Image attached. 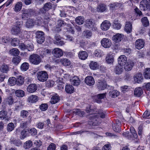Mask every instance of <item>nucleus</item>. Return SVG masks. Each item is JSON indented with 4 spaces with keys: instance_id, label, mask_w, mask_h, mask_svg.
Returning a JSON list of instances; mask_svg holds the SVG:
<instances>
[{
    "instance_id": "nucleus-5",
    "label": "nucleus",
    "mask_w": 150,
    "mask_h": 150,
    "mask_svg": "<svg viewBox=\"0 0 150 150\" xmlns=\"http://www.w3.org/2000/svg\"><path fill=\"white\" fill-rule=\"evenodd\" d=\"M44 36V33L42 31H38L36 32L35 37L38 43L41 44L45 40Z\"/></svg>"
},
{
    "instance_id": "nucleus-55",
    "label": "nucleus",
    "mask_w": 150,
    "mask_h": 150,
    "mask_svg": "<svg viewBox=\"0 0 150 150\" xmlns=\"http://www.w3.org/2000/svg\"><path fill=\"white\" fill-rule=\"evenodd\" d=\"M30 121H26L25 122H22L20 123V127L23 129L27 127V126L30 123Z\"/></svg>"
},
{
    "instance_id": "nucleus-61",
    "label": "nucleus",
    "mask_w": 150,
    "mask_h": 150,
    "mask_svg": "<svg viewBox=\"0 0 150 150\" xmlns=\"http://www.w3.org/2000/svg\"><path fill=\"white\" fill-rule=\"evenodd\" d=\"M67 24L65 23L64 21L62 20H59L57 22V25L59 27L66 25Z\"/></svg>"
},
{
    "instance_id": "nucleus-10",
    "label": "nucleus",
    "mask_w": 150,
    "mask_h": 150,
    "mask_svg": "<svg viewBox=\"0 0 150 150\" xmlns=\"http://www.w3.org/2000/svg\"><path fill=\"white\" fill-rule=\"evenodd\" d=\"M96 86L98 89L100 91L104 90L106 88H108L110 87V86L107 85L105 82L101 81L97 83Z\"/></svg>"
},
{
    "instance_id": "nucleus-36",
    "label": "nucleus",
    "mask_w": 150,
    "mask_h": 150,
    "mask_svg": "<svg viewBox=\"0 0 150 150\" xmlns=\"http://www.w3.org/2000/svg\"><path fill=\"white\" fill-rule=\"evenodd\" d=\"M22 6L23 4L22 2H18L15 6L14 8L15 11L16 12H18L20 11L21 9Z\"/></svg>"
},
{
    "instance_id": "nucleus-12",
    "label": "nucleus",
    "mask_w": 150,
    "mask_h": 150,
    "mask_svg": "<svg viewBox=\"0 0 150 150\" xmlns=\"http://www.w3.org/2000/svg\"><path fill=\"white\" fill-rule=\"evenodd\" d=\"M127 57L124 55H121L118 59V62L119 65H124L127 62Z\"/></svg>"
},
{
    "instance_id": "nucleus-52",
    "label": "nucleus",
    "mask_w": 150,
    "mask_h": 150,
    "mask_svg": "<svg viewBox=\"0 0 150 150\" xmlns=\"http://www.w3.org/2000/svg\"><path fill=\"white\" fill-rule=\"evenodd\" d=\"M14 128V125L12 122L8 123L7 127V129L8 132L12 131Z\"/></svg>"
},
{
    "instance_id": "nucleus-22",
    "label": "nucleus",
    "mask_w": 150,
    "mask_h": 150,
    "mask_svg": "<svg viewBox=\"0 0 150 150\" xmlns=\"http://www.w3.org/2000/svg\"><path fill=\"white\" fill-rule=\"evenodd\" d=\"M111 53V52H110L109 54H107L106 58L107 62L110 64H112L114 61V57Z\"/></svg>"
},
{
    "instance_id": "nucleus-30",
    "label": "nucleus",
    "mask_w": 150,
    "mask_h": 150,
    "mask_svg": "<svg viewBox=\"0 0 150 150\" xmlns=\"http://www.w3.org/2000/svg\"><path fill=\"white\" fill-rule=\"evenodd\" d=\"M35 25L34 20L32 19L28 20L25 23V26L28 28H32Z\"/></svg>"
},
{
    "instance_id": "nucleus-2",
    "label": "nucleus",
    "mask_w": 150,
    "mask_h": 150,
    "mask_svg": "<svg viewBox=\"0 0 150 150\" xmlns=\"http://www.w3.org/2000/svg\"><path fill=\"white\" fill-rule=\"evenodd\" d=\"M30 62L35 65L39 64L42 61L40 56L36 54H33L30 55L29 57Z\"/></svg>"
},
{
    "instance_id": "nucleus-54",
    "label": "nucleus",
    "mask_w": 150,
    "mask_h": 150,
    "mask_svg": "<svg viewBox=\"0 0 150 150\" xmlns=\"http://www.w3.org/2000/svg\"><path fill=\"white\" fill-rule=\"evenodd\" d=\"M83 133H86L87 134H90L91 132L86 130H81L76 132H74L71 133V135H76L77 134H81Z\"/></svg>"
},
{
    "instance_id": "nucleus-63",
    "label": "nucleus",
    "mask_w": 150,
    "mask_h": 150,
    "mask_svg": "<svg viewBox=\"0 0 150 150\" xmlns=\"http://www.w3.org/2000/svg\"><path fill=\"white\" fill-rule=\"evenodd\" d=\"M34 46L33 44L31 42L28 43L26 45V49L29 51H31L33 50Z\"/></svg>"
},
{
    "instance_id": "nucleus-32",
    "label": "nucleus",
    "mask_w": 150,
    "mask_h": 150,
    "mask_svg": "<svg viewBox=\"0 0 150 150\" xmlns=\"http://www.w3.org/2000/svg\"><path fill=\"white\" fill-rule=\"evenodd\" d=\"M89 66L90 68L92 70H96L98 68L99 64L96 62H91Z\"/></svg>"
},
{
    "instance_id": "nucleus-57",
    "label": "nucleus",
    "mask_w": 150,
    "mask_h": 150,
    "mask_svg": "<svg viewBox=\"0 0 150 150\" xmlns=\"http://www.w3.org/2000/svg\"><path fill=\"white\" fill-rule=\"evenodd\" d=\"M52 7V4L50 2L47 3L45 4L43 6L45 10L48 11L51 9Z\"/></svg>"
},
{
    "instance_id": "nucleus-27",
    "label": "nucleus",
    "mask_w": 150,
    "mask_h": 150,
    "mask_svg": "<svg viewBox=\"0 0 150 150\" xmlns=\"http://www.w3.org/2000/svg\"><path fill=\"white\" fill-rule=\"evenodd\" d=\"M114 71L116 74L119 75L122 73L123 69L122 66L120 65L116 66L114 69Z\"/></svg>"
},
{
    "instance_id": "nucleus-16",
    "label": "nucleus",
    "mask_w": 150,
    "mask_h": 150,
    "mask_svg": "<svg viewBox=\"0 0 150 150\" xmlns=\"http://www.w3.org/2000/svg\"><path fill=\"white\" fill-rule=\"evenodd\" d=\"M37 89V85L35 83H32L28 86L27 88V91L31 93L35 92Z\"/></svg>"
},
{
    "instance_id": "nucleus-28",
    "label": "nucleus",
    "mask_w": 150,
    "mask_h": 150,
    "mask_svg": "<svg viewBox=\"0 0 150 150\" xmlns=\"http://www.w3.org/2000/svg\"><path fill=\"white\" fill-rule=\"evenodd\" d=\"M0 70L3 73H7L9 70V65L5 64H2Z\"/></svg>"
},
{
    "instance_id": "nucleus-35",
    "label": "nucleus",
    "mask_w": 150,
    "mask_h": 150,
    "mask_svg": "<svg viewBox=\"0 0 150 150\" xmlns=\"http://www.w3.org/2000/svg\"><path fill=\"white\" fill-rule=\"evenodd\" d=\"M143 93V90L141 88H136L134 91V95L137 96H140Z\"/></svg>"
},
{
    "instance_id": "nucleus-56",
    "label": "nucleus",
    "mask_w": 150,
    "mask_h": 150,
    "mask_svg": "<svg viewBox=\"0 0 150 150\" xmlns=\"http://www.w3.org/2000/svg\"><path fill=\"white\" fill-rule=\"evenodd\" d=\"M74 113L80 117H82L85 114V112L80 109H77L74 111Z\"/></svg>"
},
{
    "instance_id": "nucleus-62",
    "label": "nucleus",
    "mask_w": 150,
    "mask_h": 150,
    "mask_svg": "<svg viewBox=\"0 0 150 150\" xmlns=\"http://www.w3.org/2000/svg\"><path fill=\"white\" fill-rule=\"evenodd\" d=\"M21 61V59L18 57H16L13 58V62L16 65L18 64Z\"/></svg>"
},
{
    "instance_id": "nucleus-31",
    "label": "nucleus",
    "mask_w": 150,
    "mask_h": 150,
    "mask_svg": "<svg viewBox=\"0 0 150 150\" xmlns=\"http://www.w3.org/2000/svg\"><path fill=\"white\" fill-rule=\"evenodd\" d=\"M24 79L23 76H17L16 79L17 85L19 86L22 85L24 83Z\"/></svg>"
},
{
    "instance_id": "nucleus-44",
    "label": "nucleus",
    "mask_w": 150,
    "mask_h": 150,
    "mask_svg": "<svg viewBox=\"0 0 150 150\" xmlns=\"http://www.w3.org/2000/svg\"><path fill=\"white\" fill-rule=\"evenodd\" d=\"M29 67V65L27 62H24L21 65L20 68L22 71H26L27 70Z\"/></svg>"
},
{
    "instance_id": "nucleus-14",
    "label": "nucleus",
    "mask_w": 150,
    "mask_h": 150,
    "mask_svg": "<svg viewBox=\"0 0 150 150\" xmlns=\"http://www.w3.org/2000/svg\"><path fill=\"white\" fill-rule=\"evenodd\" d=\"M111 24L109 21L107 20L104 21L101 25V28L103 30H107L110 27Z\"/></svg>"
},
{
    "instance_id": "nucleus-51",
    "label": "nucleus",
    "mask_w": 150,
    "mask_h": 150,
    "mask_svg": "<svg viewBox=\"0 0 150 150\" xmlns=\"http://www.w3.org/2000/svg\"><path fill=\"white\" fill-rule=\"evenodd\" d=\"M20 42L19 39L16 38H14L12 39L11 42V45L14 46L18 45Z\"/></svg>"
},
{
    "instance_id": "nucleus-24",
    "label": "nucleus",
    "mask_w": 150,
    "mask_h": 150,
    "mask_svg": "<svg viewBox=\"0 0 150 150\" xmlns=\"http://www.w3.org/2000/svg\"><path fill=\"white\" fill-rule=\"evenodd\" d=\"M132 23L130 22H126L125 30L127 33H130L131 32L132 29Z\"/></svg>"
},
{
    "instance_id": "nucleus-29",
    "label": "nucleus",
    "mask_w": 150,
    "mask_h": 150,
    "mask_svg": "<svg viewBox=\"0 0 150 150\" xmlns=\"http://www.w3.org/2000/svg\"><path fill=\"white\" fill-rule=\"evenodd\" d=\"M106 9V6L104 4H99L97 8V11L99 12H103Z\"/></svg>"
},
{
    "instance_id": "nucleus-19",
    "label": "nucleus",
    "mask_w": 150,
    "mask_h": 150,
    "mask_svg": "<svg viewBox=\"0 0 150 150\" xmlns=\"http://www.w3.org/2000/svg\"><path fill=\"white\" fill-rule=\"evenodd\" d=\"M70 81L72 84L75 86L79 85L81 83L80 80L77 76H74L70 79Z\"/></svg>"
},
{
    "instance_id": "nucleus-1",
    "label": "nucleus",
    "mask_w": 150,
    "mask_h": 150,
    "mask_svg": "<svg viewBox=\"0 0 150 150\" xmlns=\"http://www.w3.org/2000/svg\"><path fill=\"white\" fill-rule=\"evenodd\" d=\"M23 25L22 21H18L13 25L12 28L11 32L13 35H18L22 33L21 28Z\"/></svg>"
},
{
    "instance_id": "nucleus-18",
    "label": "nucleus",
    "mask_w": 150,
    "mask_h": 150,
    "mask_svg": "<svg viewBox=\"0 0 150 150\" xmlns=\"http://www.w3.org/2000/svg\"><path fill=\"white\" fill-rule=\"evenodd\" d=\"M78 57L80 59L85 60L88 57V54L86 51H80L79 53Z\"/></svg>"
},
{
    "instance_id": "nucleus-43",
    "label": "nucleus",
    "mask_w": 150,
    "mask_h": 150,
    "mask_svg": "<svg viewBox=\"0 0 150 150\" xmlns=\"http://www.w3.org/2000/svg\"><path fill=\"white\" fill-rule=\"evenodd\" d=\"M7 112L6 111L2 110L0 112V118L3 120L5 118H7Z\"/></svg>"
},
{
    "instance_id": "nucleus-48",
    "label": "nucleus",
    "mask_w": 150,
    "mask_h": 150,
    "mask_svg": "<svg viewBox=\"0 0 150 150\" xmlns=\"http://www.w3.org/2000/svg\"><path fill=\"white\" fill-rule=\"evenodd\" d=\"M119 5V4L117 2H115L110 4V9L113 11L117 9Z\"/></svg>"
},
{
    "instance_id": "nucleus-21",
    "label": "nucleus",
    "mask_w": 150,
    "mask_h": 150,
    "mask_svg": "<svg viewBox=\"0 0 150 150\" xmlns=\"http://www.w3.org/2000/svg\"><path fill=\"white\" fill-rule=\"evenodd\" d=\"M134 79L135 81L138 83L142 82L143 80L142 74L140 73H137L134 76Z\"/></svg>"
},
{
    "instance_id": "nucleus-39",
    "label": "nucleus",
    "mask_w": 150,
    "mask_h": 150,
    "mask_svg": "<svg viewBox=\"0 0 150 150\" xmlns=\"http://www.w3.org/2000/svg\"><path fill=\"white\" fill-rule=\"evenodd\" d=\"M24 92L22 90H18L15 92L16 96L18 97H22L25 95Z\"/></svg>"
},
{
    "instance_id": "nucleus-6",
    "label": "nucleus",
    "mask_w": 150,
    "mask_h": 150,
    "mask_svg": "<svg viewBox=\"0 0 150 150\" xmlns=\"http://www.w3.org/2000/svg\"><path fill=\"white\" fill-rule=\"evenodd\" d=\"M86 26L89 29H91L93 31L97 30V28L92 19H88L86 21Z\"/></svg>"
},
{
    "instance_id": "nucleus-37",
    "label": "nucleus",
    "mask_w": 150,
    "mask_h": 150,
    "mask_svg": "<svg viewBox=\"0 0 150 150\" xmlns=\"http://www.w3.org/2000/svg\"><path fill=\"white\" fill-rule=\"evenodd\" d=\"M83 36L86 38H90L92 35L91 32L89 30H86L83 33Z\"/></svg>"
},
{
    "instance_id": "nucleus-34",
    "label": "nucleus",
    "mask_w": 150,
    "mask_h": 150,
    "mask_svg": "<svg viewBox=\"0 0 150 150\" xmlns=\"http://www.w3.org/2000/svg\"><path fill=\"white\" fill-rule=\"evenodd\" d=\"M76 23L79 25L83 24L84 22V18L83 17L79 16L77 17L75 19Z\"/></svg>"
},
{
    "instance_id": "nucleus-59",
    "label": "nucleus",
    "mask_w": 150,
    "mask_h": 150,
    "mask_svg": "<svg viewBox=\"0 0 150 150\" xmlns=\"http://www.w3.org/2000/svg\"><path fill=\"white\" fill-rule=\"evenodd\" d=\"M48 105L46 103H43L41 104L39 108L42 111H45L48 108Z\"/></svg>"
},
{
    "instance_id": "nucleus-17",
    "label": "nucleus",
    "mask_w": 150,
    "mask_h": 150,
    "mask_svg": "<svg viewBox=\"0 0 150 150\" xmlns=\"http://www.w3.org/2000/svg\"><path fill=\"white\" fill-rule=\"evenodd\" d=\"M133 62L131 61H128L127 63L124 65V69L126 71H130L134 66Z\"/></svg>"
},
{
    "instance_id": "nucleus-15",
    "label": "nucleus",
    "mask_w": 150,
    "mask_h": 150,
    "mask_svg": "<svg viewBox=\"0 0 150 150\" xmlns=\"http://www.w3.org/2000/svg\"><path fill=\"white\" fill-rule=\"evenodd\" d=\"M123 34L117 33L113 36L112 40L116 42H119L123 39Z\"/></svg>"
},
{
    "instance_id": "nucleus-4",
    "label": "nucleus",
    "mask_w": 150,
    "mask_h": 150,
    "mask_svg": "<svg viewBox=\"0 0 150 150\" xmlns=\"http://www.w3.org/2000/svg\"><path fill=\"white\" fill-rule=\"evenodd\" d=\"M22 12L21 18L24 20H26L30 17L34 13L33 10L31 9H23Z\"/></svg>"
},
{
    "instance_id": "nucleus-26",
    "label": "nucleus",
    "mask_w": 150,
    "mask_h": 150,
    "mask_svg": "<svg viewBox=\"0 0 150 150\" xmlns=\"http://www.w3.org/2000/svg\"><path fill=\"white\" fill-rule=\"evenodd\" d=\"M51 50L50 49H44L41 52L40 55L42 58H43L45 56H46L51 54Z\"/></svg>"
},
{
    "instance_id": "nucleus-41",
    "label": "nucleus",
    "mask_w": 150,
    "mask_h": 150,
    "mask_svg": "<svg viewBox=\"0 0 150 150\" xmlns=\"http://www.w3.org/2000/svg\"><path fill=\"white\" fill-rule=\"evenodd\" d=\"M9 52L11 54L16 56L19 54L20 52L18 49L13 48L10 50Z\"/></svg>"
},
{
    "instance_id": "nucleus-11",
    "label": "nucleus",
    "mask_w": 150,
    "mask_h": 150,
    "mask_svg": "<svg viewBox=\"0 0 150 150\" xmlns=\"http://www.w3.org/2000/svg\"><path fill=\"white\" fill-rule=\"evenodd\" d=\"M144 40L141 39H138L135 42V47L139 50L141 49L144 46Z\"/></svg>"
},
{
    "instance_id": "nucleus-38",
    "label": "nucleus",
    "mask_w": 150,
    "mask_h": 150,
    "mask_svg": "<svg viewBox=\"0 0 150 150\" xmlns=\"http://www.w3.org/2000/svg\"><path fill=\"white\" fill-rule=\"evenodd\" d=\"M119 94V92L116 90H114L109 92V96L112 98H115Z\"/></svg>"
},
{
    "instance_id": "nucleus-8",
    "label": "nucleus",
    "mask_w": 150,
    "mask_h": 150,
    "mask_svg": "<svg viewBox=\"0 0 150 150\" xmlns=\"http://www.w3.org/2000/svg\"><path fill=\"white\" fill-rule=\"evenodd\" d=\"M140 8L141 10L143 11L150 9L148 1L147 0H143L141 1L140 2Z\"/></svg>"
},
{
    "instance_id": "nucleus-60",
    "label": "nucleus",
    "mask_w": 150,
    "mask_h": 150,
    "mask_svg": "<svg viewBox=\"0 0 150 150\" xmlns=\"http://www.w3.org/2000/svg\"><path fill=\"white\" fill-rule=\"evenodd\" d=\"M28 115L29 113L27 111L23 110L21 112L20 116L22 118L26 117Z\"/></svg>"
},
{
    "instance_id": "nucleus-46",
    "label": "nucleus",
    "mask_w": 150,
    "mask_h": 150,
    "mask_svg": "<svg viewBox=\"0 0 150 150\" xmlns=\"http://www.w3.org/2000/svg\"><path fill=\"white\" fill-rule=\"evenodd\" d=\"M113 27L114 29L119 30L121 28V25L119 23L118 21H115L113 22Z\"/></svg>"
},
{
    "instance_id": "nucleus-64",
    "label": "nucleus",
    "mask_w": 150,
    "mask_h": 150,
    "mask_svg": "<svg viewBox=\"0 0 150 150\" xmlns=\"http://www.w3.org/2000/svg\"><path fill=\"white\" fill-rule=\"evenodd\" d=\"M28 132L33 136L37 134V130L35 128H32L28 131Z\"/></svg>"
},
{
    "instance_id": "nucleus-33",
    "label": "nucleus",
    "mask_w": 150,
    "mask_h": 150,
    "mask_svg": "<svg viewBox=\"0 0 150 150\" xmlns=\"http://www.w3.org/2000/svg\"><path fill=\"white\" fill-rule=\"evenodd\" d=\"M59 100V96L57 94H56L52 96L50 102L52 104H54L57 103Z\"/></svg>"
},
{
    "instance_id": "nucleus-25",
    "label": "nucleus",
    "mask_w": 150,
    "mask_h": 150,
    "mask_svg": "<svg viewBox=\"0 0 150 150\" xmlns=\"http://www.w3.org/2000/svg\"><path fill=\"white\" fill-rule=\"evenodd\" d=\"M97 115L95 114L93 116V118L92 119V120L91 121L92 122V124L93 126H97L99 125L100 123V121H98V118L97 117Z\"/></svg>"
},
{
    "instance_id": "nucleus-3",
    "label": "nucleus",
    "mask_w": 150,
    "mask_h": 150,
    "mask_svg": "<svg viewBox=\"0 0 150 150\" xmlns=\"http://www.w3.org/2000/svg\"><path fill=\"white\" fill-rule=\"evenodd\" d=\"M36 76L38 80L43 82L46 81L48 78V75L47 73L45 71L38 72Z\"/></svg>"
},
{
    "instance_id": "nucleus-49",
    "label": "nucleus",
    "mask_w": 150,
    "mask_h": 150,
    "mask_svg": "<svg viewBox=\"0 0 150 150\" xmlns=\"http://www.w3.org/2000/svg\"><path fill=\"white\" fill-rule=\"evenodd\" d=\"M33 145L32 141H26L23 145V147L25 149H28Z\"/></svg>"
},
{
    "instance_id": "nucleus-20",
    "label": "nucleus",
    "mask_w": 150,
    "mask_h": 150,
    "mask_svg": "<svg viewBox=\"0 0 150 150\" xmlns=\"http://www.w3.org/2000/svg\"><path fill=\"white\" fill-rule=\"evenodd\" d=\"M38 99V96L35 95H32L29 96L27 99V101L32 103H35Z\"/></svg>"
},
{
    "instance_id": "nucleus-9",
    "label": "nucleus",
    "mask_w": 150,
    "mask_h": 150,
    "mask_svg": "<svg viewBox=\"0 0 150 150\" xmlns=\"http://www.w3.org/2000/svg\"><path fill=\"white\" fill-rule=\"evenodd\" d=\"M102 45L104 47L107 48L110 47L111 42L110 39L107 38H103L101 41Z\"/></svg>"
},
{
    "instance_id": "nucleus-50",
    "label": "nucleus",
    "mask_w": 150,
    "mask_h": 150,
    "mask_svg": "<svg viewBox=\"0 0 150 150\" xmlns=\"http://www.w3.org/2000/svg\"><path fill=\"white\" fill-rule=\"evenodd\" d=\"M94 54L95 57H100L103 54V52L100 50L97 49L95 51Z\"/></svg>"
},
{
    "instance_id": "nucleus-23",
    "label": "nucleus",
    "mask_w": 150,
    "mask_h": 150,
    "mask_svg": "<svg viewBox=\"0 0 150 150\" xmlns=\"http://www.w3.org/2000/svg\"><path fill=\"white\" fill-rule=\"evenodd\" d=\"M65 90L67 93L71 94L74 93V89L72 85L67 84L65 86Z\"/></svg>"
},
{
    "instance_id": "nucleus-53",
    "label": "nucleus",
    "mask_w": 150,
    "mask_h": 150,
    "mask_svg": "<svg viewBox=\"0 0 150 150\" xmlns=\"http://www.w3.org/2000/svg\"><path fill=\"white\" fill-rule=\"evenodd\" d=\"M91 107L90 105H88V107L86 108V111L88 113H90V114L94 115L96 113L94 112L96 110V109H94L93 110H92L90 108Z\"/></svg>"
},
{
    "instance_id": "nucleus-13",
    "label": "nucleus",
    "mask_w": 150,
    "mask_h": 150,
    "mask_svg": "<svg viewBox=\"0 0 150 150\" xmlns=\"http://www.w3.org/2000/svg\"><path fill=\"white\" fill-rule=\"evenodd\" d=\"M85 83L88 85L91 86L95 83V81L93 78L91 76H88L85 79Z\"/></svg>"
},
{
    "instance_id": "nucleus-7",
    "label": "nucleus",
    "mask_w": 150,
    "mask_h": 150,
    "mask_svg": "<svg viewBox=\"0 0 150 150\" xmlns=\"http://www.w3.org/2000/svg\"><path fill=\"white\" fill-rule=\"evenodd\" d=\"M52 53L53 56L56 58L60 57L64 54L62 50L58 48H56L53 49L52 51Z\"/></svg>"
},
{
    "instance_id": "nucleus-45",
    "label": "nucleus",
    "mask_w": 150,
    "mask_h": 150,
    "mask_svg": "<svg viewBox=\"0 0 150 150\" xmlns=\"http://www.w3.org/2000/svg\"><path fill=\"white\" fill-rule=\"evenodd\" d=\"M61 62L64 66H69L71 64L70 61L67 59H63L61 60Z\"/></svg>"
},
{
    "instance_id": "nucleus-47",
    "label": "nucleus",
    "mask_w": 150,
    "mask_h": 150,
    "mask_svg": "<svg viewBox=\"0 0 150 150\" xmlns=\"http://www.w3.org/2000/svg\"><path fill=\"white\" fill-rule=\"evenodd\" d=\"M16 82V79L14 77H11L9 78L8 80V83L11 86H13L15 85Z\"/></svg>"
},
{
    "instance_id": "nucleus-42",
    "label": "nucleus",
    "mask_w": 150,
    "mask_h": 150,
    "mask_svg": "<svg viewBox=\"0 0 150 150\" xmlns=\"http://www.w3.org/2000/svg\"><path fill=\"white\" fill-rule=\"evenodd\" d=\"M141 21L144 26L146 27L149 25V22L147 17H144L142 18Z\"/></svg>"
},
{
    "instance_id": "nucleus-40",
    "label": "nucleus",
    "mask_w": 150,
    "mask_h": 150,
    "mask_svg": "<svg viewBox=\"0 0 150 150\" xmlns=\"http://www.w3.org/2000/svg\"><path fill=\"white\" fill-rule=\"evenodd\" d=\"M144 76L146 79H150V68H147L145 69L144 73Z\"/></svg>"
},
{
    "instance_id": "nucleus-58",
    "label": "nucleus",
    "mask_w": 150,
    "mask_h": 150,
    "mask_svg": "<svg viewBox=\"0 0 150 150\" xmlns=\"http://www.w3.org/2000/svg\"><path fill=\"white\" fill-rule=\"evenodd\" d=\"M53 43L58 46H61L64 45L65 42L64 41L61 40L57 41H54Z\"/></svg>"
}]
</instances>
